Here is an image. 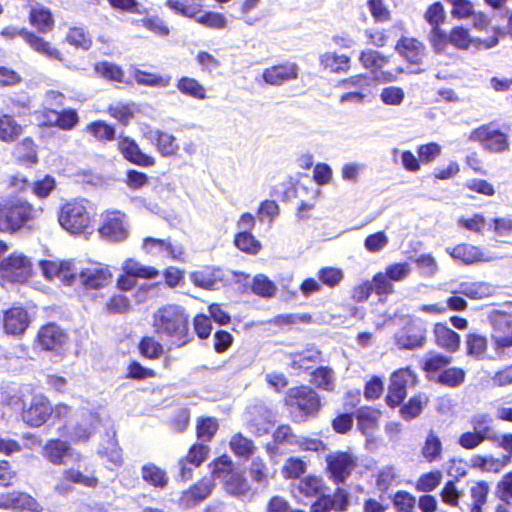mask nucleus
I'll use <instances>...</instances> for the list:
<instances>
[{"label": "nucleus", "mask_w": 512, "mask_h": 512, "mask_svg": "<svg viewBox=\"0 0 512 512\" xmlns=\"http://www.w3.org/2000/svg\"><path fill=\"white\" fill-rule=\"evenodd\" d=\"M94 216L91 203L84 198L65 202L57 213L59 225L72 235L88 233L93 228Z\"/></svg>", "instance_id": "3"}, {"label": "nucleus", "mask_w": 512, "mask_h": 512, "mask_svg": "<svg viewBox=\"0 0 512 512\" xmlns=\"http://www.w3.org/2000/svg\"><path fill=\"white\" fill-rule=\"evenodd\" d=\"M466 379V371L460 367H446L437 377V382L442 386L457 388L461 386Z\"/></svg>", "instance_id": "55"}, {"label": "nucleus", "mask_w": 512, "mask_h": 512, "mask_svg": "<svg viewBox=\"0 0 512 512\" xmlns=\"http://www.w3.org/2000/svg\"><path fill=\"white\" fill-rule=\"evenodd\" d=\"M310 505V512H344L349 506V494L337 487L332 494L321 492Z\"/></svg>", "instance_id": "19"}, {"label": "nucleus", "mask_w": 512, "mask_h": 512, "mask_svg": "<svg viewBox=\"0 0 512 512\" xmlns=\"http://www.w3.org/2000/svg\"><path fill=\"white\" fill-rule=\"evenodd\" d=\"M0 509L13 512H41L40 503L27 492L7 491L0 493Z\"/></svg>", "instance_id": "17"}, {"label": "nucleus", "mask_w": 512, "mask_h": 512, "mask_svg": "<svg viewBox=\"0 0 512 512\" xmlns=\"http://www.w3.org/2000/svg\"><path fill=\"white\" fill-rule=\"evenodd\" d=\"M229 446L236 457L243 459H249L257 449L254 442L240 432L231 437Z\"/></svg>", "instance_id": "50"}, {"label": "nucleus", "mask_w": 512, "mask_h": 512, "mask_svg": "<svg viewBox=\"0 0 512 512\" xmlns=\"http://www.w3.org/2000/svg\"><path fill=\"white\" fill-rule=\"evenodd\" d=\"M214 483L210 478H202L181 493L179 503L186 508L205 500L212 492Z\"/></svg>", "instance_id": "29"}, {"label": "nucleus", "mask_w": 512, "mask_h": 512, "mask_svg": "<svg viewBox=\"0 0 512 512\" xmlns=\"http://www.w3.org/2000/svg\"><path fill=\"white\" fill-rule=\"evenodd\" d=\"M139 354L148 360H158L165 355L164 345L153 335H144L137 344Z\"/></svg>", "instance_id": "41"}, {"label": "nucleus", "mask_w": 512, "mask_h": 512, "mask_svg": "<svg viewBox=\"0 0 512 512\" xmlns=\"http://www.w3.org/2000/svg\"><path fill=\"white\" fill-rule=\"evenodd\" d=\"M434 345L440 350L454 354L460 350L461 336L450 328L446 322H436L432 327Z\"/></svg>", "instance_id": "23"}, {"label": "nucleus", "mask_w": 512, "mask_h": 512, "mask_svg": "<svg viewBox=\"0 0 512 512\" xmlns=\"http://www.w3.org/2000/svg\"><path fill=\"white\" fill-rule=\"evenodd\" d=\"M44 125L56 127L63 131H71L80 123L78 111L74 108H64L57 111L52 108H45L42 111Z\"/></svg>", "instance_id": "22"}, {"label": "nucleus", "mask_w": 512, "mask_h": 512, "mask_svg": "<svg viewBox=\"0 0 512 512\" xmlns=\"http://www.w3.org/2000/svg\"><path fill=\"white\" fill-rule=\"evenodd\" d=\"M141 477L155 489L163 490L169 483L167 472L154 463H147L141 467Z\"/></svg>", "instance_id": "39"}, {"label": "nucleus", "mask_w": 512, "mask_h": 512, "mask_svg": "<svg viewBox=\"0 0 512 512\" xmlns=\"http://www.w3.org/2000/svg\"><path fill=\"white\" fill-rule=\"evenodd\" d=\"M325 472L336 485L344 483L358 466V458L349 451H336L326 456Z\"/></svg>", "instance_id": "10"}, {"label": "nucleus", "mask_w": 512, "mask_h": 512, "mask_svg": "<svg viewBox=\"0 0 512 512\" xmlns=\"http://www.w3.org/2000/svg\"><path fill=\"white\" fill-rule=\"evenodd\" d=\"M133 24L142 26L146 30L160 37H166L170 33L168 25L157 15L143 17L139 20H135Z\"/></svg>", "instance_id": "57"}, {"label": "nucleus", "mask_w": 512, "mask_h": 512, "mask_svg": "<svg viewBox=\"0 0 512 512\" xmlns=\"http://www.w3.org/2000/svg\"><path fill=\"white\" fill-rule=\"evenodd\" d=\"M134 77L137 84L150 87H167L172 80L170 75H158L142 70H137Z\"/></svg>", "instance_id": "61"}, {"label": "nucleus", "mask_w": 512, "mask_h": 512, "mask_svg": "<svg viewBox=\"0 0 512 512\" xmlns=\"http://www.w3.org/2000/svg\"><path fill=\"white\" fill-rule=\"evenodd\" d=\"M392 503L396 512H413L416 505V498L408 491L398 490L392 497Z\"/></svg>", "instance_id": "64"}, {"label": "nucleus", "mask_w": 512, "mask_h": 512, "mask_svg": "<svg viewBox=\"0 0 512 512\" xmlns=\"http://www.w3.org/2000/svg\"><path fill=\"white\" fill-rule=\"evenodd\" d=\"M37 31L27 29L25 33L24 42L34 52L45 56L51 60L62 61L63 55L61 51L54 47L48 40L40 35Z\"/></svg>", "instance_id": "31"}, {"label": "nucleus", "mask_w": 512, "mask_h": 512, "mask_svg": "<svg viewBox=\"0 0 512 512\" xmlns=\"http://www.w3.org/2000/svg\"><path fill=\"white\" fill-rule=\"evenodd\" d=\"M299 75L298 65L294 62H283L267 67L262 72L264 82L271 86H280L296 80Z\"/></svg>", "instance_id": "25"}, {"label": "nucleus", "mask_w": 512, "mask_h": 512, "mask_svg": "<svg viewBox=\"0 0 512 512\" xmlns=\"http://www.w3.org/2000/svg\"><path fill=\"white\" fill-rule=\"evenodd\" d=\"M98 233L102 239L122 242L129 236L126 214L117 209L104 210L100 215Z\"/></svg>", "instance_id": "9"}, {"label": "nucleus", "mask_w": 512, "mask_h": 512, "mask_svg": "<svg viewBox=\"0 0 512 512\" xmlns=\"http://www.w3.org/2000/svg\"><path fill=\"white\" fill-rule=\"evenodd\" d=\"M112 278L111 270L101 263L86 267L78 273L80 286L86 291L101 290L112 282Z\"/></svg>", "instance_id": "18"}, {"label": "nucleus", "mask_w": 512, "mask_h": 512, "mask_svg": "<svg viewBox=\"0 0 512 512\" xmlns=\"http://www.w3.org/2000/svg\"><path fill=\"white\" fill-rule=\"evenodd\" d=\"M131 309V303L129 298L121 293L111 295L103 306L105 314H124Z\"/></svg>", "instance_id": "59"}, {"label": "nucleus", "mask_w": 512, "mask_h": 512, "mask_svg": "<svg viewBox=\"0 0 512 512\" xmlns=\"http://www.w3.org/2000/svg\"><path fill=\"white\" fill-rule=\"evenodd\" d=\"M31 324L28 311L20 305H13L3 312L2 325L7 335L22 336Z\"/></svg>", "instance_id": "20"}, {"label": "nucleus", "mask_w": 512, "mask_h": 512, "mask_svg": "<svg viewBox=\"0 0 512 512\" xmlns=\"http://www.w3.org/2000/svg\"><path fill=\"white\" fill-rule=\"evenodd\" d=\"M34 275L31 258L21 252H12L0 262V285L24 284Z\"/></svg>", "instance_id": "5"}, {"label": "nucleus", "mask_w": 512, "mask_h": 512, "mask_svg": "<svg viewBox=\"0 0 512 512\" xmlns=\"http://www.w3.org/2000/svg\"><path fill=\"white\" fill-rule=\"evenodd\" d=\"M28 22L38 33L42 34L50 33L55 28V18L52 11L39 3L30 8Z\"/></svg>", "instance_id": "32"}, {"label": "nucleus", "mask_w": 512, "mask_h": 512, "mask_svg": "<svg viewBox=\"0 0 512 512\" xmlns=\"http://www.w3.org/2000/svg\"><path fill=\"white\" fill-rule=\"evenodd\" d=\"M336 87L344 92L339 96L341 103H364L371 96V79L366 74H355L343 78L336 83Z\"/></svg>", "instance_id": "12"}, {"label": "nucleus", "mask_w": 512, "mask_h": 512, "mask_svg": "<svg viewBox=\"0 0 512 512\" xmlns=\"http://www.w3.org/2000/svg\"><path fill=\"white\" fill-rule=\"evenodd\" d=\"M178 91L190 98L204 100L207 98L206 88L195 78L183 76L177 80Z\"/></svg>", "instance_id": "46"}, {"label": "nucleus", "mask_w": 512, "mask_h": 512, "mask_svg": "<svg viewBox=\"0 0 512 512\" xmlns=\"http://www.w3.org/2000/svg\"><path fill=\"white\" fill-rule=\"evenodd\" d=\"M85 130L90 136L101 143L113 142L117 138L115 126L104 120L90 122Z\"/></svg>", "instance_id": "43"}, {"label": "nucleus", "mask_w": 512, "mask_h": 512, "mask_svg": "<svg viewBox=\"0 0 512 512\" xmlns=\"http://www.w3.org/2000/svg\"><path fill=\"white\" fill-rule=\"evenodd\" d=\"M117 149L127 162L136 166L152 167L156 163L155 158L143 152L138 143L129 136H119Z\"/></svg>", "instance_id": "21"}, {"label": "nucleus", "mask_w": 512, "mask_h": 512, "mask_svg": "<svg viewBox=\"0 0 512 512\" xmlns=\"http://www.w3.org/2000/svg\"><path fill=\"white\" fill-rule=\"evenodd\" d=\"M225 490L233 496H244L251 491V486L243 472L233 471L223 481Z\"/></svg>", "instance_id": "48"}, {"label": "nucleus", "mask_w": 512, "mask_h": 512, "mask_svg": "<svg viewBox=\"0 0 512 512\" xmlns=\"http://www.w3.org/2000/svg\"><path fill=\"white\" fill-rule=\"evenodd\" d=\"M447 253L456 261L464 265H472L479 262L488 261L483 250L470 243H460L447 249Z\"/></svg>", "instance_id": "33"}, {"label": "nucleus", "mask_w": 512, "mask_h": 512, "mask_svg": "<svg viewBox=\"0 0 512 512\" xmlns=\"http://www.w3.org/2000/svg\"><path fill=\"white\" fill-rule=\"evenodd\" d=\"M311 383L317 388L325 391H333L334 389V373L328 366H321L313 370L311 373Z\"/></svg>", "instance_id": "58"}, {"label": "nucleus", "mask_w": 512, "mask_h": 512, "mask_svg": "<svg viewBox=\"0 0 512 512\" xmlns=\"http://www.w3.org/2000/svg\"><path fill=\"white\" fill-rule=\"evenodd\" d=\"M469 140L478 142L484 150L491 153H504L510 149L508 134L501 130L496 122H489L473 129Z\"/></svg>", "instance_id": "7"}, {"label": "nucleus", "mask_w": 512, "mask_h": 512, "mask_svg": "<svg viewBox=\"0 0 512 512\" xmlns=\"http://www.w3.org/2000/svg\"><path fill=\"white\" fill-rule=\"evenodd\" d=\"M151 325L156 335L169 339L177 348L187 346L194 339L189 315L179 304H165L157 308Z\"/></svg>", "instance_id": "1"}, {"label": "nucleus", "mask_w": 512, "mask_h": 512, "mask_svg": "<svg viewBox=\"0 0 512 512\" xmlns=\"http://www.w3.org/2000/svg\"><path fill=\"white\" fill-rule=\"evenodd\" d=\"M145 136L162 157L172 158L178 156L179 145L172 134L162 130H149Z\"/></svg>", "instance_id": "28"}, {"label": "nucleus", "mask_w": 512, "mask_h": 512, "mask_svg": "<svg viewBox=\"0 0 512 512\" xmlns=\"http://www.w3.org/2000/svg\"><path fill=\"white\" fill-rule=\"evenodd\" d=\"M42 211L41 207H36L23 197L10 196L3 199L0 201V233L15 235L25 230H34Z\"/></svg>", "instance_id": "2"}, {"label": "nucleus", "mask_w": 512, "mask_h": 512, "mask_svg": "<svg viewBox=\"0 0 512 512\" xmlns=\"http://www.w3.org/2000/svg\"><path fill=\"white\" fill-rule=\"evenodd\" d=\"M489 322L494 352L498 356L512 354V314L494 310L489 316Z\"/></svg>", "instance_id": "6"}, {"label": "nucleus", "mask_w": 512, "mask_h": 512, "mask_svg": "<svg viewBox=\"0 0 512 512\" xmlns=\"http://www.w3.org/2000/svg\"><path fill=\"white\" fill-rule=\"evenodd\" d=\"M14 161L24 168L30 169L38 164V146L32 137H24L17 142L12 150Z\"/></svg>", "instance_id": "27"}, {"label": "nucleus", "mask_w": 512, "mask_h": 512, "mask_svg": "<svg viewBox=\"0 0 512 512\" xmlns=\"http://www.w3.org/2000/svg\"><path fill=\"white\" fill-rule=\"evenodd\" d=\"M391 30H404V25L402 23L393 24L390 29H381V28H367L364 32L365 38L367 40V44L370 46H374L377 48H383L388 45L390 40V31Z\"/></svg>", "instance_id": "47"}, {"label": "nucleus", "mask_w": 512, "mask_h": 512, "mask_svg": "<svg viewBox=\"0 0 512 512\" xmlns=\"http://www.w3.org/2000/svg\"><path fill=\"white\" fill-rule=\"evenodd\" d=\"M273 425L274 422L267 410H258L254 412L246 422L248 432L257 438L268 435Z\"/></svg>", "instance_id": "37"}, {"label": "nucleus", "mask_w": 512, "mask_h": 512, "mask_svg": "<svg viewBox=\"0 0 512 512\" xmlns=\"http://www.w3.org/2000/svg\"><path fill=\"white\" fill-rule=\"evenodd\" d=\"M52 416V404L43 394L34 395L28 404H24L21 412V420L31 428L43 426Z\"/></svg>", "instance_id": "14"}, {"label": "nucleus", "mask_w": 512, "mask_h": 512, "mask_svg": "<svg viewBox=\"0 0 512 512\" xmlns=\"http://www.w3.org/2000/svg\"><path fill=\"white\" fill-rule=\"evenodd\" d=\"M427 322L418 317H409L402 328L395 333L394 343L400 350H415L427 342Z\"/></svg>", "instance_id": "8"}, {"label": "nucleus", "mask_w": 512, "mask_h": 512, "mask_svg": "<svg viewBox=\"0 0 512 512\" xmlns=\"http://www.w3.org/2000/svg\"><path fill=\"white\" fill-rule=\"evenodd\" d=\"M443 454V444L436 431L430 429L427 432L424 443L421 447V455L428 462L439 461Z\"/></svg>", "instance_id": "40"}, {"label": "nucleus", "mask_w": 512, "mask_h": 512, "mask_svg": "<svg viewBox=\"0 0 512 512\" xmlns=\"http://www.w3.org/2000/svg\"><path fill=\"white\" fill-rule=\"evenodd\" d=\"M69 341L67 332L55 322L41 325L34 338V346L45 352H60Z\"/></svg>", "instance_id": "13"}, {"label": "nucleus", "mask_w": 512, "mask_h": 512, "mask_svg": "<svg viewBox=\"0 0 512 512\" xmlns=\"http://www.w3.org/2000/svg\"><path fill=\"white\" fill-rule=\"evenodd\" d=\"M296 489L300 496L312 499L324 492L326 486L320 476L307 475L299 480Z\"/></svg>", "instance_id": "45"}, {"label": "nucleus", "mask_w": 512, "mask_h": 512, "mask_svg": "<svg viewBox=\"0 0 512 512\" xmlns=\"http://www.w3.org/2000/svg\"><path fill=\"white\" fill-rule=\"evenodd\" d=\"M359 62L365 69L377 72L389 62V57L377 50L366 49L360 52Z\"/></svg>", "instance_id": "54"}, {"label": "nucleus", "mask_w": 512, "mask_h": 512, "mask_svg": "<svg viewBox=\"0 0 512 512\" xmlns=\"http://www.w3.org/2000/svg\"><path fill=\"white\" fill-rule=\"evenodd\" d=\"M219 428L218 422L214 417H200L196 424V436L203 442H210Z\"/></svg>", "instance_id": "60"}, {"label": "nucleus", "mask_w": 512, "mask_h": 512, "mask_svg": "<svg viewBox=\"0 0 512 512\" xmlns=\"http://www.w3.org/2000/svg\"><path fill=\"white\" fill-rule=\"evenodd\" d=\"M465 354L474 360H483L487 357L489 349L488 337L478 331H472L465 335Z\"/></svg>", "instance_id": "35"}, {"label": "nucleus", "mask_w": 512, "mask_h": 512, "mask_svg": "<svg viewBox=\"0 0 512 512\" xmlns=\"http://www.w3.org/2000/svg\"><path fill=\"white\" fill-rule=\"evenodd\" d=\"M190 280L194 286L215 290L229 283V271L213 265H206L190 273Z\"/></svg>", "instance_id": "16"}, {"label": "nucleus", "mask_w": 512, "mask_h": 512, "mask_svg": "<svg viewBox=\"0 0 512 512\" xmlns=\"http://www.w3.org/2000/svg\"><path fill=\"white\" fill-rule=\"evenodd\" d=\"M441 480L442 472L440 470L424 473L417 479L415 489L419 492H432L440 485Z\"/></svg>", "instance_id": "62"}, {"label": "nucleus", "mask_w": 512, "mask_h": 512, "mask_svg": "<svg viewBox=\"0 0 512 512\" xmlns=\"http://www.w3.org/2000/svg\"><path fill=\"white\" fill-rule=\"evenodd\" d=\"M143 248L147 253H152L154 248L165 251L167 256L172 260H179L183 255V250L181 248H175L169 239L146 237L143 240Z\"/></svg>", "instance_id": "51"}, {"label": "nucleus", "mask_w": 512, "mask_h": 512, "mask_svg": "<svg viewBox=\"0 0 512 512\" xmlns=\"http://www.w3.org/2000/svg\"><path fill=\"white\" fill-rule=\"evenodd\" d=\"M283 403L292 414L296 413L293 418L296 423L316 418L322 407L321 397L308 385L289 388L285 393Z\"/></svg>", "instance_id": "4"}, {"label": "nucleus", "mask_w": 512, "mask_h": 512, "mask_svg": "<svg viewBox=\"0 0 512 512\" xmlns=\"http://www.w3.org/2000/svg\"><path fill=\"white\" fill-rule=\"evenodd\" d=\"M357 428L364 436H372L379 428L381 411L371 406H362L355 412Z\"/></svg>", "instance_id": "34"}, {"label": "nucleus", "mask_w": 512, "mask_h": 512, "mask_svg": "<svg viewBox=\"0 0 512 512\" xmlns=\"http://www.w3.org/2000/svg\"><path fill=\"white\" fill-rule=\"evenodd\" d=\"M452 361L453 358L449 355L439 352H430L422 361L421 369L427 374L440 373L449 366Z\"/></svg>", "instance_id": "52"}, {"label": "nucleus", "mask_w": 512, "mask_h": 512, "mask_svg": "<svg viewBox=\"0 0 512 512\" xmlns=\"http://www.w3.org/2000/svg\"><path fill=\"white\" fill-rule=\"evenodd\" d=\"M319 67L330 74H345L352 67V59L349 55L339 54L335 51H327L319 55Z\"/></svg>", "instance_id": "30"}, {"label": "nucleus", "mask_w": 512, "mask_h": 512, "mask_svg": "<svg viewBox=\"0 0 512 512\" xmlns=\"http://www.w3.org/2000/svg\"><path fill=\"white\" fill-rule=\"evenodd\" d=\"M64 41L76 50L88 51L93 46V38L84 26H71Z\"/></svg>", "instance_id": "38"}, {"label": "nucleus", "mask_w": 512, "mask_h": 512, "mask_svg": "<svg viewBox=\"0 0 512 512\" xmlns=\"http://www.w3.org/2000/svg\"><path fill=\"white\" fill-rule=\"evenodd\" d=\"M395 51L412 65H421L427 54L425 44L416 37L401 36L395 47Z\"/></svg>", "instance_id": "26"}, {"label": "nucleus", "mask_w": 512, "mask_h": 512, "mask_svg": "<svg viewBox=\"0 0 512 512\" xmlns=\"http://www.w3.org/2000/svg\"><path fill=\"white\" fill-rule=\"evenodd\" d=\"M56 188V180L50 175L46 174L41 179L31 182V192L38 199L47 198Z\"/></svg>", "instance_id": "63"}, {"label": "nucleus", "mask_w": 512, "mask_h": 512, "mask_svg": "<svg viewBox=\"0 0 512 512\" xmlns=\"http://www.w3.org/2000/svg\"><path fill=\"white\" fill-rule=\"evenodd\" d=\"M106 113L123 127L129 126L135 117L133 104L129 103L110 104Z\"/></svg>", "instance_id": "53"}, {"label": "nucleus", "mask_w": 512, "mask_h": 512, "mask_svg": "<svg viewBox=\"0 0 512 512\" xmlns=\"http://www.w3.org/2000/svg\"><path fill=\"white\" fill-rule=\"evenodd\" d=\"M251 291L262 298H271L277 292L276 284L264 274H257L251 282Z\"/></svg>", "instance_id": "56"}, {"label": "nucleus", "mask_w": 512, "mask_h": 512, "mask_svg": "<svg viewBox=\"0 0 512 512\" xmlns=\"http://www.w3.org/2000/svg\"><path fill=\"white\" fill-rule=\"evenodd\" d=\"M450 44L458 50H468L471 47L489 49L498 44V38L492 37L488 41L473 38L464 26H454L450 30Z\"/></svg>", "instance_id": "24"}, {"label": "nucleus", "mask_w": 512, "mask_h": 512, "mask_svg": "<svg viewBox=\"0 0 512 512\" xmlns=\"http://www.w3.org/2000/svg\"><path fill=\"white\" fill-rule=\"evenodd\" d=\"M39 267L48 281L58 280L64 286H72L77 280L78 274L71 261L41 260Z\"/></svg>", "instance_id": "15"}, {"label": "nucleus", "mask_w": 512, "mask_h": 512, "mask_svg": "<svg viewBox=\"0 0 512 512\" xmlns=\"http://www.w3.org/2000/svg\"><path fill=\"white\" fill-rule=\"evenodd\" d=\"M428 404V397L419 393L413 395L409 400L400 405L399 415L405 421H412L419 417Z\"/></svg>", "instance_id": "42"}, {"label": "nucleus", "mask_w": 512, "mask_h": 512, "mask_svg": "<svg viewBox=\"0 0 512 512\" xmlns=\"http://www.w3.org/2000/svg\"><path fill=\"white\" fill-rule=\"evenodd\" d=\"M416 383L417 376L409 367L394 371L389 379L386 405L391 409L399 407L407 397L408 386H414Z\"/></svg>", "instance_id": "11"}, {"label": "nucleus", "mask_w": 512, "mask_h": 512, "mask_svg": "<svg viewBox=\"0 0 512 512\" xmlns=\"http://www.w3.org/2000/svg\"><path fill=\"white\" fill-rule=\"evenodd\" d=\"M71 450L68 442L58 438L49 439L42 448L43 457L54 465H62Z\"/></svg>", "instance_id": "36"}, {"label": "nucleus", "mask_w": 512, "mask_h": 512, "mask_svg": "<svg viewBox=\"0 0 512 512\" xmlns=\"http://www.w3.org/2000/svg\"><path fill=\"white\" fill-rule=\"evenodd\" d=\"M233 244L248 255H257L262 250L261 242L249 231H238L234 235Z\"/></svg>", "instance_id": "49"}, {"label": "nucleus", "mask_w": 512, "mask_h": 512, "mask_svg": "<svg viewBox=\"0 0 512 512\" xmlns=\"http://www.w3.org/2000/svg\"><path fill=\"white\" fill-rule=\"evenodd\" d=\"M23 126L10 114L0 115V141L15 142L23 133Z\"/></svg>", "instance_id": "44"}]
</instances>
